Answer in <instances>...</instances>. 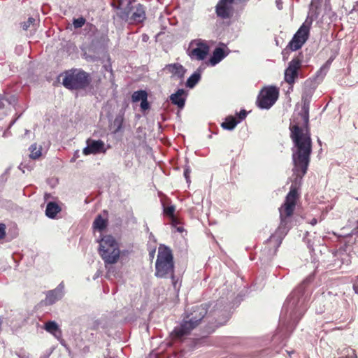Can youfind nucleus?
<instances>
[{"label":"nucleus","instance_id":"nucleus-1","mask_svg":"<svg viewBox=\"0 0 358 358\" xmlns=\"http://www.w3.org/2000/svg\"><path fill=\"white\" fill-rule=\"evenodd\" d=\"M303 99V104L300 115L303 121V125L294 124L289 126L290 138L293 142L292 162L293 173L295 176L294 182L299 187L301 180L308 170L313 150V140L309 126V101Z\"/></svg>","mask_w":358,"mask_h":358},{"label":"nucleus","instance_id":"nucleus-2","mask_svg":"<svg viewBox=\"0 0 358 358\" xmlns=\"http://www.w3.org/2000/svg\"><path fill=\"white\" fill-rule=\"evenodd\" d=\"M299 187L300 186L296 182L291 185L290 189L285 197L283 204L279 208L280 224L265 243V248H268L270 254H275L278 247L282 244V238H284L291 227L292 217L296 208V201L299 197Z\"/></svg>","mask_w":358,"mask_h":358},{"label":"nucleus","instance_id":"nucleus-3","mask_svg":"<svg viewBox=\"0 0 358 358\" xmlns=\"http://www.w3.org/2000/svg\"><path fill=\"white\" fill-rule=\"evenodd\" d=\"M207 315V309L205 305H196L192 308L189 312L185 315L180 326H177L171 334L175 338H182L187 336L192 329L196 328L201 320Z\"/></svg>","mask_w":358,"mask_h":358},{"label":"nucleus","instance_id":"nucleus-4","mask_svg":"<svg viewBox=\"0 0 358 358\" xmlns=\"http://www.w3.org/2000/svg\"><path fill=\"white\" fill-rule=\"evenodd\" d=\"M155 275L159 278L170 276L172 285L176 288L177 280L175 275V264L173 255L168 246L159 245L158 247V255L155 263Z\"/></svg>","mask_w":358,"mask_h":358},{"label":"nucleus","instance_id":"nucleus-5","mask_svg":"<svg viewBox=\"0 0 358 358\" xmlns=\"http://www.w3.org/2000/svg\"><path fill=\"white\" fill-rule=\"evenodd\" d=\"M92 80L90 73L82 69H71L63 73L62 85L70 90L85 89Z\"/></svg>","mask_w":358,"mask_h":358},{"label":"nucleus","instance_id":"nucleus-6","mask_svg":"<svg viewBox=\"0 0 358 358\" xmlns=\"http://www.w3.org/2000/svg\"><path fill=\"white\" fill-rule=\"evenodd\" d=\"M99 254L105 262L108 264L117 263L120 257L119 243L113 236H105L100 241Z\"/></svg>","mask_w":358,"mask_h":358},{"label":"nucleus","instance_id":"nucleus-7","mask_svg":"<svg viewBox=\"0 0 358 358\" xmlns=\"http://www.w3.org/2000/svg\"><path fill=\"white\" fill-rule=\"evenodd\" d=\"M120 19L129 22H142L146 19L144 5L136 0H129L126 6L117 13Z\"/></svg>","mask_w":358,"mask_h":358},{"label":"nucleus","instance_id":"nucleus-8","mask_svg":"<svg viewBox=\"0 0 358 358\" xmlns=\"http://www.w3.org/2000/svg\"><path fill=\"white\" fill-rule=\"evenodd\" d=\"M279 90L276 87H267L262 90L260 94L257 96V106L263 109H268L278 99Z\"/></svg>","mask_w":358,"mask_h":358},{"label":"nucleus","instance_id":"nucleus-9","mask_svg":"<svg viewBox=\"0 0 358 358\" xmlns=\"http://www.w3.org/2000/svg\"><path fill=\"white\" fill-rule=\"evenodd\" d=\"M310 34V25L302 24L299 30L296 31L288 46L292 50H298L306 43Z\"/></svg>","mask_w":358,"mask_h":358},{"label":"nucleus","instance_id":"nucleus-10","mask_svg":"<svg viewBox=\"0 0 358 358\" xmlns=\"http://www.w3.org/2000/svg\"><path fill=\"white\" fill-rule=\"evenodd\" d=\"M301 62L299 59H292L289 62L284 75V79L287 83L291 85L295 83V80L299 76V69H301Z\"/></svg>","mask_w":358,"mask_h":358},{"label":"nucleus","instance_id":"nucleus-11","mask_svg":"<svg viewBox=\"0 0 358 358\" xmlns=\"http://www.w3.org/2000/svg\"><path fill=\"white\" fill-rule=\"evenodd\" d=\"M105 143L102 140L87 139V146L83 149V154H98V152H105Z\"/></svg>","mask_w":358,"mask_h":358},{"label":"nucleus","instance_id":"nucleus-12","mask_svg":"<svg viewBox=\"0 0 358 358\" xmlns=\"http://www.w3.org/2000/svg\"><path fill=\"white\" fill-rule=\"evenodd\" d=\"M209 47L207 43L199 42L197 43L196 48L192 49L189 52V55L192 58H195L198 60L205 59L207 55H208Z\"/></svg>","mask_w":358,"mask_h":358},{"label":"nucleus","instance_id":"nucleus-13","mask_svg":"<svg viewBox=\"0 0 358 358\" xmlns=\"http://www.w3.org/2000/svg\"><path fill=\"white\" fill-rule=\"evenodd\" d=\"M185 93V90H183V88H180L176 92L169 96L171 102L173 104L176 105V106L180 108V109H182L185 105L186 99L184 96Z\"/></svg>","mask_w":358,"mask_h":358},{"label":"nucleus","instance_id":"nucleus-14","mask_svg":"<svg viewBox=\"0 0 358 358\" xmlns=\"http://www.w3.org/2000/svg\"><path fill=\"white\" fill-rule=\"evenodd\" d=\"M164 69L174 76H178L179 78L184 77L186 73L185 68L179 63L166 64Z\"/></svg>","mask_w":358,"mask_h":358},{"label":"nucleus","instance_id":"nucleus-15","mask_svg":"<svg viewBox=\"0 0 358 358\" xmlns=\"http://www.w3.org/2000/svg\"><path fill=\"white\" fill-rule=\"evenodd\" d=\"M62 208L55 201H49L45 208V215L50 218H55L57 213H60Z\"/></svg>","mask_w":358,"mask_h":358},{"label":"nucleus","instance_id":"nucleus-16","mask_svg":"<svg viewBox=\"0 0 358 358\" xmlns=\"http://www.w3.org/2000/svg\"><path fill=\"white\" fill-rule=\"evenodd\" d=\"M227 54H225L222 48H216L213 51V55L210 59V62L212 65H215L219 64L224 57H225Z\"/></svg>","mask_w":358,"mask_h":358},{"label":"nucleus","instance_id":"nucleus-17","mask_svg":"<svg viewBox=\"0 0 358 358\" xmlns=\"http://www.w3.org/2000/svg\"><path fill=\"white\" fill-rule=\"evenodd\" d=\"M239 123V120L234 116H227L224 122L221 123V127L225 130H234V129Z\"/></svg>","mask_w":358,"mask_h":358},{"label":"nucleus","instance_id":"nucleus-18","mask_svg":"<svg viewBox=\"0 0 358 358\" xmlns=\"http://www.w3.org/2000/svg\"><path fill=\"white\" fill-rule=\"evenodd\" d=\"M107 223L108 220L103 219L102 215H99L96 216L95 220L93 221V227L95 228V229L102 231V230H104L105 228L107 227Z\"/></svg>","mask_w":358,"mask_h":358},{"label":"nucleus","instance_id":"nucleus-19","mask_svg":"<svg viewBox=\"0 0 358 358\" xmlns=\"http://www.w3.org/2000/svg\"><path fill=\"white\" fill-rule=\"evenodd\" d=\"M59 298H61V293L59 291L52 290L49 291L47 294L45 301L47 303L51 305V303H54L56 301L59 300Z\"/></svg>","mask_w":358,"mask_h":358},{"label":"nucleus","instance_id":"nucleus-20","mask_svg":"<svg viewBox=\"0 0 358 358\" xmlns=\"http://www.w3.org/2000/svg\"><path fill=\"white\" fill-rule=\"evenodd\" d=\"M200 78H201L200 73H197V71H195L187 78V80L186 81V85L187 86V87L193 88V87H194L196 84L198 83Z\"/></svg>","mask_w":358,"mask_h":358},{"label":"nucleus","instance_id":"nucleus-21","mask_svg":"<svg viewBox=\"0 0 358 358\" xmlns=\"http://www.w3.org/2000/svg\"><path fill=\"white\" fill-rule=\"evenodd\" d=\"M45 329L48 331V333L56 334L57 331L61 333L59 327L56 322L55 321H48L45 324Z\"/></svg>","mask_w":358,"mask_h":358},{"label":"nucleus","instance_id":"nucleus-22","mask_svg":"<svg viewBox=\"0 0 358 358\" xmlns=\"http://www.w3.org/2000/svg\"><path fill=\"white\" fill-rule=\"evenodd\" d=\"M175 206H168L164 208V215L170 217L171 221L176 220V217L175 216Z\"/></svg>","mask_w":358,"mask_h":358},{"label":"nucleus","instance_id":"nucleus-23","mask_svg":"<svg viewBox=\"0 0 358 358\" xmlns=\"http://www.w3.org/2000/svg\"><path fill=\"white\" fill-rule=\"evenodd\" d=\"M124 123V117L122 115L116 116L113 121V126L115 127L114 132L117 133L121 130Z\"/></svg>","mask_w":358,"mask_h":358},{"label":"nucleus","instance_id":"nucleus-24","mask_svg":"<svg viewBox=\"0 0 358 358\" xmlns=\"http://www.w3.org/2000/svg\"><path fill=\"white\" fill-rule=\"evenodd\" d=\"M30 157L32 159H37V157H40L41 155V149L37 148L36 144L31 145L30 148Z\"/></svg>","mask_w":358,"mask_h":358},{"label":"nucleus","instance_id":"nucleus-25","mask_svg":"<svg viewBox=\"0 0 358 358\" xmlns=\"http://www.w3.org/2000/svg\"><path fill=\"white\" fill-rule=\"evenodd\" d=\"M143 92L144 90H137L136 92H134V94L131 95L132 101L138 102L140 101V100L142 101L143 97Z\"/></svg>","mask_w":358,"mask_h":358},{"label":"nucleus","instance_id":"nucleus-26","mask_svg":"<svg viewBox=\"0 0 358 358\" xmlns=\"http://www.w3.org/2000/svg\"><path fill=\"white\" fill-rule=\"evenodd\" d=\"M141 108L142 110H147L150 108V104L148 101V93L144 90L143 94V99L141 103Z\"/></svg>","mask_w":358,"mask_h":358},{"label":"nucleus","instance_id":"nucleus-27","mask_svg":"<svg viewBox=\"0 0 358 358\" xmlns=\"http://www.w3.org/2000/svg\"><path fill=\"white\" fill-rule=\"evenodd\" d=\"M85 22H86V20H85V18H84V17H79L77 19H73V27L76 29H78V27H82L83 26H84Z\"/></svg>","mask_w":358,"mask_h":358},{"label":"nucleus","instance_id":"nucleus-28","mask_svg":"<svg viewBox=\"0 0 358 358\" xmlns=\"http://www.w3.org/2000/svg\"><path fill=\"white\" fill-rule=\"evenodd\" d=\"M36 20L33 18V17H30L27 19V22H24V23L22 24V27L23 29L27 31V29L31 26V24H34Z\"/></svg>","mask_w":358,"mask_h":358},{"label":"nucleus","instance_id":"nucleus-29","mask_svg":"<svg viewBox=\"0 0 358 358\" xmlns=\"http://www.w3.org/2000/svg\"><path fill=\"white\" fill-rule=\"evenodd\" d=\"M236 115H238V118H236V120H238L240 122L246 118L248 112L245 109H241V110L238 113H236Z\"/></svg>","mask_w":358,"mask_h":358},{"label":"nucleus","instance_id":"nucleus-30","mask_svg":"<svg viewBox=\"0 0 358 358\" xmlns=\"http://www.w3.org/2000/svg\"><path fill=\"white\" fill-rule=\"evenodd\" d=\"M6 235V227L5 224H0V239L4 238Z\"/></svg>","mask_w":358,"mask_h":358},{"label":"nucleus","instance_id":"nucleus-31","mask_svg":"<svg viewBox=\"0 0 358 358\" xmlns=\"http://www.w3.org/2000/svg\"><path fill=\"white\" fill-rule=\"evenodd\" d=\"M353 289L355 293H358V280H355L353 283Z\"/></svg>","mask_w":358,"mask_h":358},{"label":"nucleus","instance_id":"nucleus-32","mask_svg":"<svg viewBox=\"0 0 358 358\" xmlns=\"http://www.w3.org/2000/svg\"><path fill=\"white\" fill-rule=\"evenodd\" d=\"M184 175H185L186 179L188 180V178L189 177V171L185 170V173H184Z\"/></svg>","mask_w":358,"mask_h":358},{"label":"nucleus","instance_id":"nucleus-33","mask_svg":"<svg viewBox=\"0 0 358 358\" xmlns=\"http://www.w3.org/2000/svg\"><path fill=\"white\" fill-rule=\"evenodd\" d=\"M155 254V250H152L151 252H150V256L151 258H154Z\"/></svg>","mask_w":358,"mask_h":358},{"label":"nucleus","instance_id":"nucleus-34","mask_svg":"<svg viewBox=\"0 0 358 358\" xmlns=\"http://www.w3.org/2000/svg\"><path fill=\"white\" fill-rule=\"evenodd\" d=\"M316 223H317V220H316V219H313V220H312V222H311V224H316Z\"/></svg>","mask_w":358,"mask_h":358},{"label":"nucleus","instance_id":"nucleus-35","mask_svg":"<svg viewBox=\"0 0 358 358\" xmlns=\"http://www.w3.org/2000/svg\"><path fill=\"white\" fill-rule=\"evenodd\" d=\"M178 222L177 217H176V220H174V222H172L173 224H177Z\"/></svg>","mask_w":358,"mask_h":358},{"label":"nucleus","instance_id":"nucleus-36","mask_svg":"<svg viewBox=\"0 0 358 358\" xmlns=\"http://www.w3.org/2000/svg\"><path fill=\"white\" fill-rule=\"evenodd\" d=\"M330 64V62L329 61H327V63L325 64L324 66H328V65Z\"/></svg>","mask_w":358,"mask_h":358},{"label":"nucleus","instance_id":"nucleus-37","mask_svg":"<svg viewBox=\"0 0 358 358\" xmlns=\"http://www.w3.org/2000/svg\"><path fill=\"white\" fill-rule=\"evenodd\" d=\"M1 320H0V330H1Z\"/></svg>","mask_w":358,"mask_h":358},{"label":"nucleus","instance_id":"nucleus-38","mask_svg":"<svg viewBox=\"0 0 358 358\" xmlns=\"http://www.w3.org/2000/svg\"><path fill=\"white\" fill-rule=\"evenodd\" d=\"M357 227H358V221H357Z\"/></svg>","mask_w":358,"mask_h":358}]
</instances>
